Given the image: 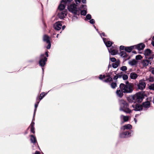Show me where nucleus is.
Here are the masks:
<instances>
[{
  "label": "nucleus",
  "mask_w": 154,
  "mask_h": 154,
  "mask_svg": "<svg viewBox=\"0 0 154 154\" xmlns=\"http://www.w3.org/2000/svg\"><path fill=\"white\" fill-rule=\"evenodd\" d=\"M137 63V62L135 60H133L128 61V63L131 66H134L136 65Z\"/></svg>",
  "instance_id": "obj_20"
},
{
  "label": "nucleus",
  "mask_w": 154,
  "mask_h": 154,
  "mask_svg": "<svg viewBox=\"0 0 154 154\" xmlns=\"http://www.w3.org/2000/svg\"><path fill=\"white\" fill-rule=\"evenodd\" d=\"M143 58V57H142L140 55H138L136 56L135 59L136 60H140Z\"/></svg>",
  "instance_id": "obj_31"
},
{
  "label": "nucleus",
  "mask_w": 154,
  "mask_h": 154,
  "mask_svg": "<svg viewBox=\"0 0 154 154\" xmlns=\"http://www.w3.org/2000/svg\"><path fill=\"white\" fill-rule=\"evenodd\" d=\"M144 54L145 56L147 57L149 59H152L154 57V55L149 49L145 50Z\"/></svg>",
  "instance_id": "obj_6"
},
{
  "label": "nucleus",
  "mask_w": 154,
  "mask_h": 154,
  "mask_svg": "<svg viewBox=\"0 0 154 154\" xmlns=\"http://www.w3.org/2000/svg\"><path fill=\"white\" fill-rule=\"evenodd\" d=\"M120 63V61L119 60H117L115 63L112 64V66L113 67L115 68H116L119 65Z\"/></svg>",
  "instance_id": "obj_22"
},
{
  "label": "nucleus",
  "mask_w": 154,
  "mask_h": 154,
  "mask_svg": "<svg viewBox=\"0 0 154 154\" xmlns=\"http://www.w3.org/2000/svg\"><path fill=\"white\" fill-rule=\"evenodd\" d=\"M81 0H75V2L76 3V4H79V3H80L81 1Z\"/></svg>",
  "instance_id": "obj_43"
},
{
  "label": "nucleus",
  "mask_w": 154,
  "mask_h": 154,
  "mask_svg": "<svg viewBox=\"0 0 154 154\" xmlns=\"http://www.w3.org/2000/svg\"><path fill=\"white\" fill-rule=\"evenodd\" d=\"M44 54L42 55H41V57L42 58V57L44 56Z\"/></svg>",
  "instance_id": "obj_54"
},
{
  "label": "nucleus",
  "mask_w": 154,
  "mask_h": 154,
  "mask_svg": "<svg viewBox=\"0 0 154 154\" xmlns=\"http://www.w3.org/2000/svg\"><path fill=\"white\" fill-rule=\"evenodd\" d=\"M122 78L124 80H125L128 79V77L127 75H124L123 76Z\"/></svg>",
  "instance_id": "obj_39"
},
{
  "label": "nucleus",
  "mask_w": 154,
  "mask_h": 154,
  "mask_svg": "<svg viewBox=\"0 0 154 154\" xmlns=\"http://www.w3.org/2000/svg\"><path fill=\"white\" fill-rule=\"evenodd\" d=\"M153 103H154V98H153Z\"/></svg>",
  "instance_id": "obj_57"
},
{
  "label": "nucleus",
  "mask_w": 154,
  "mask_h": 154,
  "mask_svg": "<svg viewBox=\"0 0 154 154\" xmlns=\"http://www.w3.org/2000/svg\"><path fill=\"white\" fill-rule=\"evenodd\" d=\"M128 82L126 85L124 84H120L119 87L120 89L122 90L125 93H131L133 90L134 85L133 84L128 83Z\"/></svg>",
  "instance_id": "obj_1"
},
{
  "label": "nucleus",
  "mask_w": 154,
  "mask_h": 154,
  "mask_svg": "<svg viewBox=\"0 0 154 154\" xmlns=\"http://www.w3.org/2000/svg\"><path fill=\"white\" fill-rule=\"evenodd\" d=\"M45 95V93H42L39 96V98L40 100H42Z\"/></svg>",
  "instance_id": "obj_35"
},
{
  "label": "nucleus",
  "mask_w": 154,
  "mask_h": 154,
  "mask_svg": "<svg viewBox=\"0 0 154 154\" xmlns=\"http://www.w3.org/2000/svg\"><path fill=\"white\" fill-rule=\"evenodd\" d=\"M125 47L124 46H121L120 47V48L121 50H123Z\"/></svg>",
  "instance_id": "obj_45"
},
{
  "label": "nucleus",
  "mask_w": 154,
  "mask_h": 154,
  "mask_svg": "<svg viewBox=\"0 0 154 154\" xmlns=\"http://www.w3.org/2000/svg\"><path fill=\"white\" fill-rule=\"evenodd\" d=\"M102 35H103V36H104V33H102Z\"/></svg>",
  "instance_id": "obj_53"
},
{
  "label": "nucleus",
  "mask_w": 154,
  "mask_h": 154,
  "mask_svg": "<svg viewBox=\"0 0 154 154\" xmlns=\"http://www.w3.org/2000/svg\"><path fill=\"white\" fill-rule=\"evenodd\" d=\"M110 60L112 62H115V61H116V59L115 58H114V57L110 58Z\"/></svg>",
  "instance_id": "obj_40"
},
{
  "label": "nucleus",
  "mask_w": 154,
  "mask_h": 154,
  "mask_svg": "<svg viewBox=\"0 0 154 154\" xmlns=\"http://www.w3.org/2000/svg\"><path fill=\"white\" fill-rule=\"evenodd\" d=\"M37 106H38V105H37L36 104H35V108H36L37 107Z\"/></svg>",
  "instance_id": "obj_52"
},
{
  "label": "nucleus",
  "mask_w": 154,
  "mask_h": 154,
  "mask_svg": "<svg viewBox=\"0 0 154 154\" xmlns=\"http://www.w3.org/2000/svg\"><path fill=\"white\" fill-rule=\"evenodd\" d=\"M82 2L83 3H86V0H82Z\"/></svg>",
  "instance_id": "obj_47"
},
{
  "label": "nucleus",
  "mask_w": 154,
  "mask_h": 154,
  "mask_svg": "<svg viewBox=\"0 0 154 154\" xmlns=\"http://www.w3.org/2000/svg\"><path fill=\"white\" fill-rule=\"evenodd\" d=\"M87 14V11L85 10H83L81 11V15L85 16Z\"/></svg>",
  "instance_id": "obj_33"
},
{
  "label": "nucleus",
  "mask_w": 154,
  "mask_h": 154,
  "mask_svg": "<svg viewBox=\"0 0 154 154\" xmlns=\"http://www.w3.org/2000/svg\"><path fill=\"white\" fill-rule=\"evenodd\" d=\"M151 44L153 46H154V41H152V42H151Z\"/></svg>",
  "instance_id": "obj_49"
},
{
  "label": "nucleus",
  "mask_w": 154,
  "mask_h": 154,
  "mask_svg": "<svg viewBox=\"0 0 154 154\" xmlns=\"http://www.w3.org/2000/svg\"><path fill=\"white\" fill-rule=\"evenodd\" d=\"M90 23L91 24H93L94 23V20L93 19H92L89 21Z\"/></svg>",
  "instance_id": "obj_42"
},
{
  "label": "nucleus",
  "mask_w": 154,
  "mask_h": 154,
  "mask_svg": "<svg viewBox=\"0 0 154 154\" xmlns=\"http://www.w3.org/2000/svg\"><path fill=\"white\" fill-rule=\"evenodd\" d=\"M149 71L152 74H154V68L150 67L149 69Z\"/></svg>",
  "instance_id": "obj_37"
},
{
  "label": "nucleus",
  "mask_w": 154,
  "mask_h": 154,
  "mask_svg": "<svg viewBox=\"0 0 154 154\" xmlns=\"http://www.w3.org/2000/svg\"><path fill=\"white\" fill-rule=\"evenodd\" d=\"M69 11L70 12L74 14H76L77 12V8L76 7V5L75 4H73L68 6V7Z\"/></svg>",
  "instance_id": "obj_5"
},
{
  "label": "nucleus",
  "mask_w": 154,
  "mask_h": 154,
  "mask_svg": "<svg viewBox=\"0 0 154 154\" xmlns=\"http://www.w3.org/2000/svg\"><path fill=\"white\" fill-rule=\"evenodd\" d=\"M134 46H131L130 47H125V50L128 52H130L131 51L132 49H133Z\"/></svg>",
  "instance_id": "obj_25"
},
{
  "label": "nucleus",
  "mask_w": 154,
  "mask_h": 154,
  "mask_svg": "<svg viewBox=\"0 0 154 154\" xmlns=\"http://www.w3.org/2000/svg\"><path fill=\"white\" fill-rule=\"evenodd\" d=\"M48 44V45L47 47V48L48 49H49L51 47V44L50 42L49 43H47Z\"/></svg>",
  "instance_id": "obj_41"
},
{
  "label": "nucleus",
  "mask_w": 154,
  "mask_h": 154,
  "mask_svg": "<svg viewBox=\"0 0 154 154\" xmlns=\"http://www.w3.org/2000/svg\"><path fill=\"white\" fill-rule=\"evenodd\" d=\"M99 79H105L104 80V81L106 82H110L112 80V79L109 76H106L104 75H100V76Z\"/></svg>",
  "instance_id": "obj_9"
},
{
  "label": "nucleus",
  "mask_w": 154,
  "mask_h": 154,
  "mask_svg": "<svg viewBox=\"0 0 154 154\" xmlns=\"http://www.w3.org/2000/svg\"><path fill=\"white\" fill-rule=\"evenodd\" d=\"M108 50L109 52L113 55L116 54L118 52L117 50L115 48H111L110 49H108Z\"/></svg>",
  "instance_id": "obj_14"
},
{
  "label": "nucleus",
  "mask_w": 154,
  "mask_h": 154,
  "mask_svg": "<svg viewBox=\"0 0 154 154\" xmlns=\"http://www.w3.org/2000/svg\"><path fill=\"white\" fill-rule=\"evenodd\" d=\"M30 140L33 143H35L36 141L35 137L32 135L31 136Z\"/></svg>",
  "instance_id": "obj_30"
},
{
  "label": "nucleus",
  "mask_w": 154,
  "mask_h": 154,
  "mask_svg": "<svg viewBox=\"0 0 154 154\" xmlns=\"http://www.w3.org/2000/svg\"><path fill=\"white\" fill-rule=\"evenodd\" d=\"M143 97V94L139 93L133 96L129 97L128 98V100L131 103L133 102H140L142 101Z\"/></svg>",
  "instance_id": "obj_2"
},
{
  "label": "nucleus",
  "mask_w": 154,
  "mask_h": 154,
  "mask_svg": "<svg viewBox=\"0 0 154 154\" xmlns=\"http://www.w3.org/2000/svg\"><path fill=\"white\" fill-rule=\"evenodd\" d=\"M135 47L138 50L143 49L145 47V45L143 43H141L135 46Z\"/></svg>",
  "instance_id": "obj_15"
},
{
  "label": "nucleus",
  "mask_w": 154,
  "mask_h": 154,
  "mask_svg": "<svg viewBox=\"0 0 154 154\" xmlns=\"http://www.w3.org/2000/svg\"><path fill=\"white\" fill-rule=\"evenodd\" d=\"M120 55L121 56L123 57L126 58L127 59H129V57L128 56L125 51H122L120 54Z\"/></svg>",
  "instance_id": "obj_16"
},
{
  "label": "nucleus",
  "mask_w": 154,
  "mask_h": 154,
  "mask_svg": "<svg viewBox=\"0 0 154 154\" xmlns=\"http://www.w3.org/2000/svg\"><path fill=\"white\" fill-rule=\"evenodd\" d=\"M149 88L150 90H154V84H152L149 86Z\"/></svg>",
  "instance_id": "obj_36"
},
{
  "label": "nucleus",
  "mask_w": 154,
  "mask_h": 154,
  "mask_svg": "<svg viewBox=\"0 0 154 154\" xmlns=\"http://www.w3.org/2000/svg\"><path fill=\"white\" fill-rule=\"evenodd\" d=\"M86 18L88 20H90L91 18V16L90 14H87L86 16Z\"/></svg>",
  "instance_id": "obj_38"
},
{
  "label": "nucleus",
  "mask_w": 154,
  "mask_h": 154,
  "mask_svg": "<svg viewBox=\"0 0 154 154\" xmlns=\"http://www.w3.org/2000/svg\"><path fill=\"white\" fill-rule=\"evenodd\" d=\"M65 26H62V29L63 30L65 28Z\"/></svg>",
  "instance_id": "obj_51"
},
{
  "label": "nucleus",
  "mask_w": 154,
  "mask_h": 154,
  "mask_svg": "<svg viewBox=\"0 0 154 154\" xmlns=\"http://www.w3.org/2000/svg\"><path fill=\"white\" fill-rule=\"evenodd\" d=\"M118 76L117 75H116L114 77L113 79L114 80H116L118 79Z\"/></svg>",
  "instance_id": "obj_44"
},
{
  "label": "nucleus",
  "mask_w": 154,
  "mask_h": 154,
  "mask_svg": "<svg viewBox=\"0 0 154 154\" xmlns=\"http://www.w3.org/2000/svg\"><path fill=\"white\" fill-rule=\"evenodd\" d=\"M111 86L112 88H115L117 86L115 82H112L111 84Z\"/></svg>",
  "instance_id": "obj_32"
},
{
  "label": "nucleus",
  "mask_w": 154,
  "mask_h": 154,
  "mask_svg": "<svg viewBox=\"0 0 154 154\" xmlns=\"http://www.w3.org/2000/svg\"><path fill=\"white\" fill-rule=\"evenodd\" d=\"M134 121H135V123H136V122H137V121H136V119H134Z\"/></svg>",
  "instance_id": "obj_55"
},
{
  "label": "nucleus",
  "mask_w": 154,
  "mask_h": 154,
  "mask_svg": "<svg viewBox=\"0 0 154 154\" xmlns=\"http://www.w3.org/2000/svg\"><path fill=\"white\" fill-rule=\"evenodd\" d=\"M132 127L131 125L128 124L123 126V127H122V129L124 130L125 129H130L132 128Z\"/></svg>",
  "instance_id": "obj_17"
},
{
  "label": "nucleus",
  "mask_w": 154,
  "mask_h": 154,
  "mask_svg": "<svg viewBox=\"0 0 154 154\" xmlns=\"http://www.w3.org/2000/svg\"><path fill=\"white\" fill-rule=\"evenodd\" d=\"M150 105V102L149 101H147L143 103V106L145 108H148L149 107Z\"/></svg>",
  "instance_id": "obj_27"
},
{
  "label": "nucleus",
  "mask_w": 154,
  "mask_h": 154,
  "mask_svg": "<svg viewBox=\"0 0 154 154\" xmlns=\"http://www.w3.org/2000/svg\"><path fill=\"white\" fill-rule=\"evenodd\" d=\"M86 6L85 5H82L81 7V8H83L84 7H86Z\"/></svg>",
  "instance_id": "obj_46"
},
{
  "label": "nucleus",
  "mask_w": 154,
  "mask_h": 154,
  "mask_svg": "<svg viewBox=\"0 0 154 154\" xmlns=\"http://www.w3.org/2000/svg\"><path fill=\"white\" fill-rule=\"evenodd\" d=\"M72 0H62L61 4L58 7V11H63L65 9V5Z\"/></svg>",
  "instance_id": "obj_4"
},
{
  "label": "nucleus",
  "mask_w": 154,
  "mask_h": 154,
  "mask_svg": "<svg viewBox=\"0 0 154 154\" xmlns=\"http://www.w3.org/2000/svg\"><path fill=\"white\" fill-rule=\"evenodd\" d=\"M103 41L104 43H105L106 45V46L108 47H110L112 45V43L110 41H107L106 42H105V41H106L105 38H103Z\"/></svg>",
  "instance_id": "obj_23"
},
{
  "label": "nucleus",
  "mask_w": 154,
  "mask_h": 154,
  "mask_svg": "<svg viewBox=\"0 0 154 154\" xmlns=\"http://www.w3.org/2000/svg\"><path fill=\"white\" fill-rule=\"evenodd\" d=\"M47 58L45 57H44V58H42L39 62V63L41 66H43L45 64V62L47 61Z\"/></svg>",
  "instance_id": "obj_13"
},
{
  "label": "nucleus",
  "mask_w": 154,
  "mask_h": 154,
  "mask_svg": "<svg viewBox=\"0 0 154 154\" xmlns=\"http://www.w3.org/2000/svg\"><path fill=\"white\" fill-rule=\"evenodd\" d=\"M120 110L123 111L127 113L131 112L132 110L128 108V105L127 102L123 100H121L120 101Z\"/></svg>",
  "instance_id": "obj_3"
},
{
  "label": "nucleus",
  "mask_w": 154,
  "mask_h": 154,
  "mask_svg": "<svg viewBox=\"0 0 154 154\" xmlns=\"http://www.w3.org/2000/svg\"><path fill=\"white\" fill-rule=\"evenodd\" d=\"M130 133L129 132H124L121 134L120 136L121 137H126L129 136Z\"/></svg>",
  "instance_id": "obj_21"
},
{
  "label": "nucleus",
  "mask_w": 154,
  "mask_h": 154,
  "mask_svg": "<svg viewBox=\"0 0 154 154\" xmlns=\"http://www.w3.org/2000/svg\"><path fill=\"white\" fill-rule=\"evenodd\" d=\"M138 77V75L134 72H132L130 74V77L132 79H136Z\"/></svg>",
  "instance_id": "obj_19"
},
{
  "label": "nucleus",
  "mask_w": 154,
  "mask_h": 154,
  "mask_svg": "<svg viewBox=\"0 0 154 154\" xmlns=\"http://www.w3.org/2000/svg\"><path fill=\"white\" fill-rule=\"evenodd\" d=\"M35 154H40L39 152H38L36 151L35 152Z\"/></svg>",
  "instance_id": "obj_48"
},
{
  "label": "nucleus",
  "mask_w": 154,
  "mask_h": 154,
  "mask_svg": "<svg viewBox=\"0 0 154 154\" xmlns=\"http://www.w3.org/2000/svg\"><path fill=\"white\" fill-rule=\"evenodd\" d=\"M67 13L66 10H64L63 11H58L57 16L60 19H62L65 17Z\"/></svg>",
  "instance_id": "obj_7"
},
{
  "label": "nucleus",
  "mask_w": 154,
  "mask_h": 154,
  "mask_svg": "<svg viewBox=\"0 0 154 154\" xmlns=\"http://www.w3.org/2000/svg\"><path fill=\"white\" fill-rule=\"evenodd\" d=\"M123 93L124 92L122 90L120 89H118L116 91V94L117 95L120 97H122L123 95Z\"/></svg>",
  "instance_id": "obj_12"
},
{
  "label": "nucleus",
  "mask_w": 154,
  "mask_h": 154,
  "mask_svg": "<svg viewBox=\"0 0 154 154\" xmlns=\"http://www.w3.org/2000/svg\"><path fill=\"white\" fill-rule=\"evenodd\" d=\"M58 34H57V38H58Z\"/></svg>",
  "instance_id": "obj_56"
},
{
  "label": "nucleus",
  "mask_w": 154,
  "mask_h": 154,
  "mask_svg": "<svg viewBox=\"0 0 154 154\" xmlns=\"http://www.w3.org/2000/svg\"><path fill=\"white\" fill-rule=\"evenodd\" d=\"M146 84L144 80L142 79L139 81L138 84L137 85L138 88L140 90H143L145 88Z\"/></svg>",
  "instance_id": "obj_8"
},
{
  "label": "nucleus",
  "mask_w": 154,
  "mask_h": 154,
  "mask_svg": "<svg viewBox=\"0 0 154 154\" xmlns=\"http://www.w3.org/2000/svg\"><path fill=\"white\" fill-rule=\"evenodd\" d=\"M34 123L33 122H32L30 126V127L31 128V131L33 133H35V131L34 130Z\"/></svg>",
  "instance_id": "obj_26"
},
{
  "label": "nucleus",
  "mask_w": 154,
  "mask_h": 154,
  "mask_svg": "<svg viewBox=\"0 0 154 154\" xmlns=\"http://www.w3.org/2000/svg\"><path fill=\"white\" fill-rule=\"evenodd\" d=\"M149 61L148 60H143L141 61V63L143 66L145 67L148 66L149 64Z\"/></svg>",
  "instance_id": "obj_18"
},
{
  "label": "nucleus",
  "mask_w": 154,
  "mask_h": 154,
  "mask_svg": "<svg viewBox=\"0 0 154 154\" xmlns=\"http://www.w3.org/2000/svg\"><path fill=\"white\" fill-rule=\"evenodd\" d=\"M45 54L46 55L47 57H48V52L47 51L45 52Z\"/></svg>",
  "instance_id": "obj_50"
},
{
  "label": "nucleus",
  "mask_w": 154,
  "mask_h": 154,
  "mask_svg": "<svg viewBox=\"0 0 154 154\" xmlns=\"http://www.w3.org/2000/svg\"><path fill=\"white\" fill-rule=\"evenodd\" d=\"M121 118L123 119L124 122L127 121L128 120L129 117L128 116H125L122 115L121 116Z\"/></svg>",
  "instance_id": "obj_29"
},
{
  "label": "nucleus",
  "mask_w": 154,
  "mask_h": 154,
  "mask_svg": "<svg viewBox=\"0 0 154 154\" xmlns=\"http://www.w3.org/2000/svg\"><path fill=\"white\" fill-rule=\"evenodd\" d=\"M43 40L46 42L47 43H49L50 42V38L47 35H45L43 37Z\"/></svg>",
  "instance_id": "obj_24"
},
{
  "label": "nucleus",
  "mask_w": 154,
  "mask_h": 154,
  "mask_svg": "<svg viewBox=\"0 0 154 154\" xmlns=\"http://www.w3.org/2000/svg\"><path fill=\"white\" fill-rule=\"evenodd\" d=\"M146 80L150 82H153L154 81V77L150 76L149 78H146Z\"/></svg>",
  "instance_id": "obj_28"
},
{
  "label": "nucleus",
  "mask_w": 154,
  "mask_h": 154,
  "mask_svg": "<svg viewBox=\"0 0 154 154\" xmlns=\"http://www.w3.org/2000/svg\"><path fill=\"white\" fill-rule=\"evenodd\" d=\"M62 26L61 23L60 22H56L54 25V28L55 29L59 30H60Z\"/></svg>",
  "instance_id": "obj_10"
},
{
  "label": "nucleus",
  "mask_w": 154,
  "mask_h": 154,
  "mask_svg": "<svg viewBox=\"0 0 154 154\" xmlns=\"http://www.w3.org/2000/svg\"><path fill=\"white\" fill-rule=\"evenodd\" d=\"M132 107L134 108V110L140 111L142 109L143 106L141 105L137 104L132 105Z\"/></svg>",
  "instance_id": "obj_11"
},
{
  "label": "nucleus",
  "mask_w": 154,
  "mask_h": 154,
  "mask_svg": "<svg viewBox=\"0 0 154 154\" xmlns=\"http://www.w3.org/2000/svg\"><path fill=\"white\" fill-rule=\"evenodd\" d=\"M127 67L125 66H122L120 68V70L123 71H125L127 70Z\"/></svg>",
  "instance_id": "obj_34"
}]
</instances>
